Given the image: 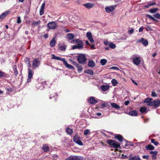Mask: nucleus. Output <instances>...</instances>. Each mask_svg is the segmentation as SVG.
<instances>
[{
  "instance_id": "obj_56",
  "label": "nucleus",
  "mask_w": 160,
  "mask_h": 160,
  "mask_svg": "<svg viewBox=\"0 0 160 160\" xmlns=\"http://www.w3.org/2000/svg\"><path fill=\"white\" fill-rule=\"evenodd\" d=\"M110 69H116V70H119V68L118 67H111L110 68Z\"/></svg>"
},
{
  "instance_id": "obj_64",
  "label": "nucleus",
  "mask_w": 160,
  "mask_h": 160,
  "mask_svg": "<svg viewBox=\"0 0 160 160\" xmlns=\"http://www.w3.org/2000/svg\"><path fill=\"white\" fill-rule=\"evenodd\" d=\"M104 44L105 45H108V42L107 41H105L104 42Z\"/></svg>"
},
{
  "instance_id": "obj_41",
  "label": "nucleus",
  "mask_w": 160,
  "mask_h": 160,
  "mask_svg": "<svg viewBox=\"0 0 160 160\" xmlns=\"http://www.w3.org/2000/svg\"><path fill=\"white\" fill-rule=\"evenodd\" d=\"M156 4V2H154L152 3H149V4H148V5H145L144 7L145 8H148V7H149L150 6H153V5H155Z\"/></svg>"
},
{
  "instance_id": "obj_43",
  "label": "nucleus",
  "mask_w": 160,
  "mask_h": 160,
  "mask_svg": "<svg viewBox=\"0 0 160 160\" xmlns=\"http://www.w3.org/2000/svg\"><path fill=\"white\" fill-rule=\"evenodd\" d=\"M59 49L62 51H64L66 49V46L65 45L61 46L59 47Z\"/></svg>"
},
{
  "instance_id": "obj_22",
  "label": "nucleus",
  "mask_w": 160,
  "mask_h": 160,
  "mask_svg": "<svg viewBox=\"0 0 160 160\" xmlns=\"http://www.w3.org/2000/svg\"><path fill=\"white\" fill-rule=\"evenodd\" d=\"M139 111L141 113H146L148 112L147 108L145 107L141 108L140 109Z\"/></svg>"
},
{
  "instance_id": "obj_15",
  "label": "nucleus",
  "mask_w": 160,
  "mask_h": 160,
  "mask_svg": "<svg viewBox=\"0 0 160 160\" xmlns=\"http://www.w3.org/2000/svg\"><path fill=\"white\" fill-rule=\"evenodd\" d=\"M88 65L89 67L92 68L95 66V64L94 62L92 60L90 59L88 61Z\"/></svg>"
},
{
  "instance_id": "obj_44",
  "label": "nucleus",
  "mask_w": 160,
  "mask_h": 160,
  "mask_svg": "<svg viewBox=\"0 0 160 160\" xmlns=\"http://www.w3.org/2000/svg\"><path fill=\"white\" fill-rule=\"evenodd\" d=\"M40 22H41L40 21V20H38V21H37V22H33L32 23V24L33 25H34L35 26H37L40 23Z\"/></svg>"
},
{
  "instance_id": "obj_11",
  "label": "nucleus",
  "mask_w": 160,
  "mask_h": 160,
  "mask_svg": "<svg viewBox=\"0 0 160 160\" xmlns=\"http://www.w3.org/2000/svg\"><path fill=\"white\" fill-rule=\"evenodd\" d=\"M115 8V6H113L107 7L105 8V10L107 13H109L113 11Z\"/></svg>"
},
{
  "instance_id": "obj_39",
  "label": "nucleus",
  "mask_w": 160,
  "mask_h": 160,
  "mask_svg": "<svg viewBox=\"0 0 160 160\" xmlns=\"http://www.w3.org/2000/svg\"><path fill=\"white\" fill-rule=\"evenodd\" d=\"M152 98H147L145 99L144 102L148 103L150 101H152Z\"/></svg>"
},
{
  "instance_id": "obj_19",
  "label": "nucleus",
  "mask_w": 160,
  "mask_h": 160,
  "mask_svg": "<svg viewBox=\"0 0 160 160\" xmlns=\"http://www.w3.org/2000/svg\"><path fill=\"white\" fill-rule=\"evenodd\" d=\"M10 11L9 10L6 11L0 15V19H2L6 17V16L10 13Z\"/></svg>"
},
{
  "instance_id": "obj_47",
  "label": "nucleus",
  "mask_w": 160,
  "mask_h": 160,
  "mask_svg": "<svg viewBox=\"0 0 160 160\" xmlns=\"http://www.w3.org/2000/svg\"><path fill=\"white\" fill-rule=\"evenodd\" d=\"M55 59L62 61L63 62L64 60H65L64 58H62L58 57H56Z\"/></svg>"
},
{
  "instance_id": "obj_20",
  "label": "nucleus",
  "mask_w": 160,
  "mask_h": 160,
  "mask_svg": "<svg viewBox=\"0 0 160 160\" xmlns=\"http://www.w3.org/2000/svg\"><path fill=\"white\" fill-rule=\"evenodd\" d=\"M128 114L132 116H136L137 115L138 113L136 111L132 110L130 111L129 112Z\"/></svg>"
},
{
  "instance_id": "obj_57",
  "label": "nucleus",
  "mask_w": 160,
  "mask_h": 160,
  "mask_svg": "<svg viewBox=\"0 0 160 160\" xmlns=\"http://www.w3.org/2000/svg\"><path fill=\"white\" fill-rule=\"evenodd\" d=\"M31 65L30 62H28V68H30Z\"/></svg>"
},
{
  "instance_id": "obj_37",
  "label": "nucleus",
  "mask_w": 160,
  "mask_h": 160,
  "mask_svg": "<svg viewBox=\"0 0 160 160\" xmlns=\"http://www.w3.org/2000/svg\"><path fill=\"white\" fill-rule=\"evenodd\" d=\"M147 16L148 17L149 19H151L152 20L155 21L156 22H157L158 21V20L155 19L153 17H152L151 15H147Z\"/></svg>"
},
{
  "instance_id": "obj_31",
  "label": "nucleus",
  "mask_w": 160,
  "mask_h": 160,
  "mask_svg": "<svg viewBox=\"0 0 160 160\" xmlns=\"http://www.w3.org/2000/svg\"><path fill=\"white\" fill-rule=\"evenodd\" d=\"M66 132L69 135H71L73 132L72 130L69 128H68L66 129Z\"/></svg>"
},
{
  "instance_id": "obj_34",
  "label": "nucleus",
  "mask_w": 160,
  "mask_h": 160,
  "mask_svg": "<svg viewBox=\"0 0 160 160\" xmlns=\"http://www.w3.org/2000/svg\"><path fill=\"white\" fill-rule=\"evenodd\" d=\"M111 82L113 86H116L118 84L117 81L115 79H112L111 81Z\"/></svg>"
},
{
  "instance_id": "obj_10",
  "label": "nucleus",
  "mask_w": 160,
  "mask_h": 160,
  "mask_svg": "<svg viewBox=\"0 0 160 160\" xmlns=\"http://www.w3.org/2000/svg\"><path fill=\"white\" fill-rule=\"evenodd\" d=\"M65 160H82V158L78 156H71L66 158Z\"/></svg>"
},
{
  "instance_id": "obj_30",
  "label": "nucleus",
  "mask_w": 160,
  "mask_h": 160,
  "mask_svg": "<svg viewBox=\"0 0 160 160\" xmlns=\"http://www.w3.org/2000/svg\"><path fill=\"white\" fill-rule=\"evenodd\" d=\"M42 149L45 152H48L49 151V147L47 145H43L42 147Z\"/></svg>"
},
{
  "instance_id": "obj_13",
  "label": "nucleus",
  "mask_w": 160,
  "mask_h": 160,
  "mask_svg": "<svg viewBox=\"0 0 160 160\" xmlns=\"http://www.w3.org/2000/svg\"><path fill=\"white\" fill-rule=\"evenodd\" d=\"M94 5V4L91 3H87L83 4V5L88 9H90L92 8Z\"/></svg>"
},
{
  "instance_id": "obj_23",
  "label": "nucleus",
  "mask_w": 160,
  "mask_h": 160,
  "mask_svg": "<svg viewBox=\"0 0 160 160\" xmlns=\"http://www.w3.org/2000/svg\"><path fill=\"white\" fill-rule=\"evenodd\" d=\"M111 105L113 108H115L116 109H120V107L116 103H111Z\"/></svg>"
},
{
  "instance_id": "obj_18",
  "label": "nucleus",
  "mask_w": 160,
  "mask_h": 160,
  "mask_svg": "<svg viewBox=\"0 0 160 160\" xmlns=\"http://www.w3.org/2000/svg\"><path fill=\"white\" fill-rule=\"evenodd\" d=\"M153 105L155 107H159L160 106V100H156L153 101Z\"/></svg>"
},
{
  "instance_id": "obj_35",
  "label": "nucleus",
  "mask_w": 160,
  "mask_h": 160,
  "mask_svg": "<svg viewBox=\"0 0 160 160\" xmlns=\"http://www.w3.org/2000/svg\"><path fill=\"white\" fill-rule=\"evenodd\" d=\"M109 46L112 49H114L116 47L115 45L112 42H110L109 43Z\"/></svg>"
},
{
  "instance_id": "obj_63",
  "label": "nucleus",
  "mask_w": 160,
  "mask_h": 160,
  "mask_svg": "<svg viewBox=\"0 0 160 160\" xmlns=\"http://www.w3.org/2000/svg\"><path fill=\"white\" fill-rule=\"evenodd\" d=\"M96 115H97L98 116H100L102 115V114L101 113H96Z\"/></svg>"
},
{
  "instance_id": "obj_62",
  "label": "nucleus",
  "mask_w": 160,
  "mask_h": 160,
  "mask_svg": "<svg viewBox=\"0 0 160 160\" xmlns=\"http://www.w3.org/2000/svg\"><path fill=\"white\" fill-rule=\"evenodd\" d=\"M91 48L92 49L95 48V45H92L91 46Z\"/></svg>"
},
{
  "instance_id": "obj_32",
  "label": "nucleus",
  "mask_w": 160,
  "mask_h": 160,
  "mask_svg": "<svg viewBox=\"0 0 160 160\" xmlns=\"http://www.w3.org/2000/svg\"><path fill=\"white\" fill-rule=\"evenodd\" d=\"M13 69L14 71L15 75L16 76L18 74V72L17 70V66L16 65H15L13 66Z\"/></svg>"
},
{
  "instance_id": "obj_25",
  "label": "nucleus",
  "mask_w": 160,
  "mask_h": 160,
  "mask_svg": "<svg viewBox=\"0 0 160 160\" xmlns=\"http://www.w3.org/2000/svg\"><path fill=\"white\" fill-rule=\"evenodd\" d=\"M146 149L147 150H153L154 148V147L152 145H148L145 146Z\"/></svg>"
},
{
  "instance_id": "obj_60",
  "label": "nucleus",
  "mask_w": 160,
  "mask_h": 160,
  "mask_svg": "<svg viewBox=\"0 0 160 160\" xmlns=\"http://www.w3.org/2000/svg\"><path fill=\"white\" fill-rule=\"evenodd\" d=\"M25 62H28L29 61V59L28 58H26L25 59Z\"/></svg>"
},
{
  "instance_id": "obj_42",
  "label": "nucleus",
  "mask_w": 160,
  "mask_h": 160,
  "mask_svg": "<svg viewBox=\"0 0 160 160\" xmlns=\"http://www.w3.org/2000/svg\"><path fill=\"white\" fill-rule=\"evenodd\" d=\"M77 67L78 68V71L79 72H80L82 70L83 68L82 67V66L78 64L77 66Z\"/></svg>"
},
{
  "instance_id": "obj_1",
  "label": "nucleus",
  "mask_w": 160,
  "mask_h": 160,
  "mask_svg": "<svg viewBox=\"0 0 160 160\" xmlns=\"http://www.w3.org/2000/svg\"><path fill=\"white\" fill-rule=\"evenodd\" d=\"M107 143L114 148H118L120 147V143L114 140H108L107 141Z\"/></svg>"
},
{
  "instance_id": "obj_58",
  "label": "nucleus",
  "mask_w": 160,
  "mask_h": 160,
  "mask_svg": "<svg viewBox=\"0 0 160 160\" xmlns=\"http://www.w3.org/2000/svg\"><path fill=\"white\" fill-rule=\"evenodd\" d=\"M143 29H144V28L143 27H140L139 29V32H141L142 31H143Z\"/></svg>"
},
{
  "instance_id": "obj_9",
  "label": "nucleus",
  "mask_w": 160,
  "mask_h": 160,
  "mask_svg": "<svg viewBox=\"0 0 160 160\" xmlns=\"http://www.w3.org/2000/svg\"><path fill=\"white\" fill-rule=\"evenodd\" d=\"M40 64V61L37 59H34L32 61V66L34 68L38 67Z\"/></svg>"
},
{
  "instance_id": "obj_4",
  "label": "nucleus",
  "mask_w": 160,
  "mask_h": 160,
  "mask_svg": "<svg viewBox=\"0 0 160 160\" xmlns=\"http://www.w3.org/2000/svg\"><path fill=\"white\" fill-rule=\"evenodd\" d=\"M76 43H77V44L79 49H82L83 48L84 43L79 39H77L74 41Z\"/></svg>"
},
{
  "instance_id": "obj_6",
  "label": "nucleus",
  "mask_w": 160,
  "mask_h": 160,
  "mask_svg": "<svg viewBox=\"0 0 160 160\" xmlns=\"http://www.w3.org/2000/svg\"><path fill=\"white\" fill-rule=\"evenodd\" d=\"M86 37L88 40L91 43H93L94 42V40L93 39L92 34L90 32H88L86 33Z\"/></svg>"
},
{
  "instance_id": "obj_21",
  "label": "nucleus",
  "mask_w": 160,
  "mask_h": 160,
  "mask_svg": "<svg viewBox=\"0 0 160 160\" xmlns=\"http://www.w3.org/2000/svg\"><path fill=\"white\" fill-rule=\"evenodd\" d=\"M158 152L156 151H151L150 153L152 155V159H155L156 158V155Z\"/></svg>"
},
{
  "instance_id": "obj_49",
  "label": "nucleus",
  "mask_w": 160,
  "mask_h": 160,
  "mask_svg": "<svg viewBox=\"0 0 160 160\" xmlns=\"http://www.w3.org/2000/svg\"><path fill=\"white\" fill-rule=\"evenodd\" d=\"M148 105L149 106H151L153 105V101H151L148 104Z\"/></svg>"
},
{
  "instance_id": "obj_46",
  "label": "nucleus",
  "mask_w": 160,
  "mask_h": 160,
  "mask_svg": "<svg viewBox=\"0 0 160 160\" xmlns=\"http://www.w3.org/2000/svg\"><path fill=\"white\" fill-rule=\"evenodd\" d=\"M90 130L89 129L85 130L84 132V134L85 135H87L88 134L89 132H90Z\"/></svg>"
},
{
  "instance_id": "obj_8",
  "label": "nucleus",
  "mask_w": 160,
  "mask_h": 160,
  "mask_svg": "<svg viewBox=\"0 0 160 160\" xmlns=\"http://www.w3.org/2000/svg\"><path fill=\"white\" fill-rule=\"evenodd\" d=\"M136 42L137 43L142 42V44L145 46H146L148 44V41L147 40H145L143 38H142L141 39L137 40Z\"/></svg>"
},
{
  "instance_id": "obj_45",
  "label": "nucleus",
  "mask_w": 160,
  "mask_h": 160,
  "mask_svg": "<svg viewBox=\"0 0 160 160\" xmlns=\"http://www.w3.org/2000/svg\"><path fill=\"white\" fill-rule=\"evenodd\" d=\"M153 16L156 18L160 19V14L158 13H156L154 14Z\"/></svg>"
},
{
  "instance_id": "obj_50",
  "label": "nucleus",
  "mask_w": 160,
  "mask_h": 160,
  "mask_svg": "<svg viewBox=\"0 0 160 160\" xmlns=\"http://www.w3.org/2000/svg\"><path fill=\"white\" fill-rule=\"evenodd\" d=\"M128 32L129 34H132L134 32V29L133 28H131V29L128 31Z\"/></svg>"
},
{
  "instance_id": "obj_24",
  "label": "nucleus",
  "mask_w": 160,
  "mask_h": 160,
  "mask_svg": "<svg viewBox=\"0 0 160 160\" xmlns=\"http://www.w3.org/2000/svg\"><path fill=\"white\" fill-rule=\"evenodd\" d=\"M129 160H141L139 156H135L129 158Z\"/></svg>"
},
{
  "instance_id": "obj_16",
  "label": "nucleus",
  "mask_w": 160,
  "mask_h": 160,
  "mask_svg": "<svg viewBox=\"0 0 160 160\" xmlns=\"http://www.w3.org/2000/svg\"><path fill=\"white\" fill-rule=\"evenodd\" d=\"M88 100L89 102L91 104H95L97 102V101L93 97L90 98Z\"/></svg>"
},
{
  "instance_id": "obj_55",
  "label": "nucleus",
  "mask_w": 160,
  "mask_h": 160,
  "mask_svg": "<svg viewBox=\"0 0 160 160\" xmlns=\"http://www.w3.org/2000/svg\"><path fill=\"white\" fill-rule=\"evenodd\" d=\"M130 103V102L129 101H125L124 102V104L126 106H127Z\"/></svg>"
},
{
  "instance_id": "obj_14",
  "label": "nucleus",
  "mask_w": 160,
  "mask_h": 160,
  "mask_svg": "<svg viewBox=\"0 0 160 160\" xmlns=\"http://www.w3.org/2000/svg\"><path fill=\"white\" fill-rule=\"evenodd\" d=\"M63 63L67 68L70 69H73L74 68L73 66L68 64L67 62L65 60H64Z\"/></svg>"
},
{
  "instance_id": "obj_12",
  "label": "nucleus",
  "mask_w": 160,
  "mask_h": 160,
  "mask_svg": "<svg viewBox=\"0 0 160 160\" xmlns=\"http://www.w3.org/2000/svg\"><path fill=\"white\" fill-rule=\"evenodd\" d=\"M141 60L138 58H135L133 59V62L134 64L136 65H139L141 62Z\"/></svg>"
},
{
  "instance_id": "obj_40",
  "label": "nucleus",
  "mask_w": 160,
  "mask_h": 160,
  "mask_svg": "<svg viewBox=\"0 0 160 160\" xmlns=\"http://www.w3.org/2000/svg\"><path fill=\"white\" fill-rule=\"evenodd\" d=\"M151 142L154 143L155 145L158 146L159 144V143L157 142H156L154 139H151Z\"/></svg>"
},
{
  "instance_id": "obj_52",
  "label": "nucleus",
  "mask_w": 160,
  "mask_h": 160,
  "mask_svg": "<svg viewBox=\"0 0 160 160\" xmlns=\"http://www.w3.org/2000/svg\"><path fill=\"white\" fill-rule=\"evenodd\" d=\"M72 63L73 65H74L75 66H76V67L77 66V65H78V64L76 62H75L74 61H72Z\"/></svg>"
},
{
  "instance_id": "obj_27",
  "label": "nucleus",
  "mask_w": 160,
  "mask_h": 160,
  "mask_svg": "<svg viewBox=\"0 0 160 160\" xmlns=\"http://www.w3.org/2000/svg\"><path fill=\"white\" fill-rule=\"evenodd\" d=\"M55 43L56 41L55 40V38H54L50 41L49 44L50 46L53 47L55 46Z\"/></svg>"
},
{
  "instance_id": "obj_7",
  "label": "nucleus",
  "mask_w": 160,
  "mask_h": 160,
  "mask_svg": "<svg viewBox=\"0 0 160 160\" xmlns=\"http://www.w3.org/2000/svg\"><path fill=\"white\" fill-rule=\"evenodd\" d=\"M33 74V72L31 68H28V75L27 82H30L31 79L32 78Z\"/></svg>"
},
{
  "instance_id": "obj_48",
  "label": "nucleus",
  "mask_w": 160,
  "mask_h": 160,
  "mask_svg": "<svg viewBox=\"0 0 160 160\" xmlns=\"http://www.w3.org/2000/svg\"><path fill=\"white\" fill-rule=\"evenodd\" d=\"M21 18L20 16H19L17 18V22L18 23H21Z\"/></svg>"
},
{
  "instance_id": "obj_38",
  "label": "nucleus",
  "mask_w": 160,
  "mask_h": 160,
  "mask_svg": "<svg viewBox=\"0 0 160 160\" xmlns=\"http://www.w3.org/2000/svg\"><path fill=\"white\" fill-rule=\"evenodd\" d=\"M107 62V60L105 59H102L100 61V63L102 65H104Z\"/></svg>"
},
{
  "instance_id": "obj_17",
  "label": "nucleus",
  "mask_w": 160,
  "mask_h": 160,
  "mask_svg": "<svg viewBox=\"0 0 160 160\" xmlns=\"http://www.w3.org/2000/svg\"><path fill=\"white\" fill-rule=\"evenodd\" d=\"M45 6V2H44L43 3L41 7V8L40 11V15H43L44 13V8Z\"/></svg>"
},
{
  "instance_id": "obj_3",
  "label": "nucleus",
  "mask_w": 160,
  "mask_h": 160,
  "mask_svg": "<svg viewBox=\"0 0 160 160\" xmlns=\"http://www.w3.org/2000/svg\"><path fill=\"white\" fill-rule=\"evenodd\" d=\"M57 26V23L55 22H49L48 24V27L51 29H54Z\"/></svg>"
},
{
  "instance_id": "obj_36",
  "label": "nucleus",
  "mask_w": 160,
  "mask_h": 160,
  "mask_svg": "<svg viewBox=\"0 0 160 160\" xmlns=\"http://www.w3.org/2000/svg\"><path fill=\"white\" fill-rule=\"evenodd\" d=\"M158 10V9L157 8L152 9L149 10V12L152 13H155Z\"/></svg>"
},
{
  "instance_id": "obj_5",
  "label": "nucleus",
  "mask_w": 160,
  "mask_h": 160,
  "mask_svg": "<svg viewBox=\"0 0 160 160\" xmlns=\"http://www.w3.org/2000/svg\"><path fill=\"white\" fill-rule=\"evenodd\" d=\"M73 141L78 144L80 145H82V142L80 140V138L78 135L75 136L73 138Z\"/></svg>"
},
{
  "instance_id": "obj_33",
  "label": "nucleus",
  "mask_w": 160,
  "mask_h": 160,
  "mask_svg": "<svg viewBox=\"0 0 160 160\" xmlns=\"http://www.w3.org/2000/svg\"><path fill=\"white\" fill-rule=\"evenodd\" d=\"M116 138L120 142H121L123 141V138L122 136L118 135L116 137Z\"/></svg>"
},
{
  "instance_id": "obj_2",
  "label": "nucleus",
  "mask_w": 160,
  "mask_h": 160,
  "mask_svg": "<svg viewBox=\"0 0 160 160\" xmlns=\"http://www.w3.org/2000/svg\"><path fill=\"white\" fill-rule=\"evenodd\" d=\"M77 60L79 63L83 64L85 63L86 58L84 55L81 54L78 56Z\"/></svg>"
},
{
  "instance_id": "obj_59",
  "label": "nucleus",
  "mask_w": 160,
  "mask_h": 160,
  "mask_svg": "<svg viewBox=\"0 0 160 160\" xmlns=\"http://www.w3.org/2000/svg\"><path fill=\"white\" fill-rule=\"evenodd\" d=\"M52 59H56V56L54 54H52Z\"/></svg>"
},
{
  "instance_id": "obj_26",
  "label": "nucleus",
  "mask_w": 160,
  "mask_h": 160,
  "mask_svg": "<svg viewBox=\"0 0 160 160\" xmlns=\"http://www.w3.org/2000/svg\"><path fill=\"white\" fill-rule=\"evenodd\" d=\"M101 88L102 91H106L109 89V87L107 85H102L101 86Z\"/></svg>"
},
{
  "instance_id": "obj_53",
  "label": "nucleus",
  "mask_w": 160,
  "mask_h": 160,
  "mask_svg": "<svg viewBox=\"0 0 160 160\" xmlns=\"http://www.w3.org/2000/svg\"><path fill=\"white\" fill-rule=\"evenodd\" d=\"M72 49H79V48H78L77 45L73 46L72 48Z\"/></svg>"
},
{
  "instance_id": "obj_51",
  "label": "nucleus",
  "mask_w": 160,
  "mask_h": 160,
  "mask_svg": "<svg viewBox=\"0 0 160 160\" xmlns=\"http://www.w3.org/2000/svg\"><path fill=\"white\" fill-rule=\"evenodd\" d=\"M148 155H143L142 156V158L143 159H148Z\"/></svg>"
},
{
  "instance_id": "obj_28",
  "label": "nucleus",
  "mask_w": 160,
  "mask_h": 160,
  "mask_svg": "<svg viewBox=\"0 0 160 160\" xmlns=\"http://www.w3.org/2000/svg\"><path fill=\"white\" fill-rule=\"evenodd\" d=\"M67 38L69 40H72L74 38V35L72 33H68L67 35Z\"/></svg>"
},
{
  "instance_id": "obj_29",
  "label": "nucleus",
  "mask_w": 160,
  "mask_h": 160,
  "mask_svg": "<svg viewBox=\"0 0 160 160\" xmlns=\"http://www.w3.org/2000/svg\"><path fill=\"white\" fill-rule=\"evenodd\" d=\"M84 72L89 74L91 75L93 74V72L92 69L86 70L84 71Z\"/></svg>"
},
{
  "instance_id": "obj_54",
  "label": "nucleus",
  "mask_w": 160,
  "mask_h": 160,
  "mask_svg": "<svg viewBox=\"0 0 160 160\" xmlns=\"http://www.w3.org/2000/svg\"><path fill=\"white\" fill-rule=\"evenodd\" d=\"M151 95L153 97H155L157 96L156 93L154 92H152Z\"/></svg>"
},
{
  "instance_id": "obj_61",
  "label": "nucleus",
  "mask_w": 160,
  "mask_h": 160,
  "mask_svg": "<svg viewBox=\"0 0 160 160\" xmlns=\"http://www.w3.org/2000/svg\"><path fill=\"white\" fill-rule=\"evenodd\" d=\"M5 74V73L0 71V77H1Z\"/></svg>"
}]
</instances>
